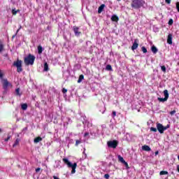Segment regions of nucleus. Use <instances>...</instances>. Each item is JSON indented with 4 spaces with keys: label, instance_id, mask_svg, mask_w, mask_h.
<instances>
[{
    "label": "nucleus",
    "instance_id": "1",
    "mask_svg": "<svg viewBox=\"0 0 179 179\" xmlns=\"http://www.w3.org/2000/svg\"><path fill=\"white\" fill-rule=\"evenodd\" d=\"M145 0H133L131 3V6L133 9H141L145 6Z\"/></svg>",
    "mask_w": 179,
    "mask_h": 179
},
{
    "label": "nucleus",
    "instance_id": "2",
    "mask_svg": "<svg viewBox=\"0 0 179 179\" xmlns=\"http://www.w3.org/2000/svg\"><path fill=\"white\" fill-rule=\"evenodd\" d=\"M62 161L64 162V164H66L68 167L71 168V174H75L76 173V167H78V164L74 163L72 164L71 162L66 158H63Z\"/></svg>",
    "mask_w": 179,
    "mask_h": 179
},
{
    "label": "nucleus",
    "instance_id": "3",
    "mask_svg": "<svg viewBox=\"0 0 179 179\" xmlns=\"http://www.w3.org/2000/svg\"><path fill=\"white\" fill-rule=\"evenodd\" d=\"M34 61H36V56L29 54L27 57L24 58V62L25 65H34Z\"/></svg>",
    "mask_w": 179,
    "mask_h": 179
},
{
    "label": "nucleus",
    "instance_id": "4",
    "mask_svg": "<svg viewBox=\"0 0 179 179\" xmlns=\"http://www.w3.org/2000/svg\"><path fill=\"white\" fill-rule=\"evenodd\" d=\"M13 66L17 67V72L18 73L23 72V68L22 67V60L17 59V61L13 62Z\"/></svg>",
    "mask_w": 179,
    "mask_h": 179
},
{
    "label": "nucleus",
    "instance_id": "5",
    "mask_svg": "<svg viewBox=\"0 0 179 179\" xmlns=\"http://www.w3.org/2000/svg\"><path fill=\"white\" fill-rule=\"evenodd\" d=\"M164 98L158 97L157 100L159 101L160 103H164V101H167L169 100V90H164Z\"/></svg>",
    "mask_w": 179,
    "mask_h": 179
},
{
    "label": "nucleus",
    "instance_id": "6",
    "mask_svg": "<svg viewBox=\"0 0 179 179\" xmlns=\"http://www.w3.org/2000/svg\"><path fill=\"white\" fill-rule=\"evenodd\" d=\"M108 148H112L113 149H115L117 146H118V141L113 140L109 141L107 142Z\"/></svg>",
    "mask_w": 179,
    "mask_h": 179
},
{
    "label": "nucleus",
    "instance_id": "7",
    "mask_svg": "<svg viewBox=\"0 0 179 179\" xmlns=\"http://www.w3.org/2000/svg\"><path fill=\"white\" fill-rule=\"evenodd\" d=\"M157 129L159 132V134H164V131H166V127L163 126L161 123H157Z\"/></svg>",
    "mask_w": 179,
    "mask_h": 179
},
{
    "label": "nucleus",
    "instance_id": "8",
    "mask_svg": "<svg viewBox=\"0 0 179 179\" xmlns=\"http://www.w3.org/2000/svg\"><path fill=\"white\" fill-rule=\"evenodd\" d=\"M139 40L138 39H135L134 42L131 46V50L132 51H135V50H136V48H138V47H139Z\"/></svg>",
    "mask_w": 179,
    "mask_h": 179
},
{
    "label": "nucleus",
    "instance_id": "9",
    "mask_svg": "<svg viewBox=\"0 0 179 179\" xmlns=\"http://www.w3.org/2000/svg\"><path fill=\"white\" fill-rule=\"evenodd\" d=\"M3 80V88L6 90L8 86H12V84L8 82L7 79H2Z\"/></svg>",
    "mask_w": 179,
    "mask_h": 179
},
{
    "label": "nucleus",
    "instance_id": "10",
    "mask_svg": "<svg viewBox=\"0 0 179 179\" xmlns=\"http://www.w3.org/2000/svg\"><path fill=\"white\" fill-rule=\"evenodd\" d=\"M73 30L75 33V36H80V31H79V27L74 26L73 27Z\"/></svg>",
    "mask_w": 179,
    "mask_h": 179
},
{
    "label": "nucleus",
    "instance_id": "11",
    "mask_svg": "<svg viewBox=\"0 0 179 179\" xmlns=\"http://www.w3.org/2000/svg\"><path fill=\"white\" fill-rule=\"evenodd\" d=\"M167 43H168V44H170L171 45V44H173V35L171 34H169L168 35Z\"/></svg>",
    "mask_w": 179,
    "mask_h": 179
},
{
    "label": "nucleus",
    "instance_id": "12",
    "mask_svg": "<svg viewBox=\"0 0 179 179\" xmlns=\"http://www.w3.org/2000/svg\"><path fill=\"white\" fill-rule=\"evenodd\" d=\"M104 8H106V5L101 4L98 8V13H101L104 10Z\"/></svg>",
    "mask_w": 179,
    "mask_h": 179
},
{
    "label": "nucleus",
    "instance_id": "13",
    "mask_svg": "<svg viewBox=\"0 0 179 179\" xmlns=\"http://www.w3.org/2000/svg\"><path fill=\"white\" fill-rule=\"evenodd\" d=\"M110 20H112V22H118V20H120V18L116 15H112Z\"/></svg>",
    "mask_w": 179,
    "mask_h": 179
},
{
    "label": "nucleus",
    "instance_id": "14",
    "mask_svg": "<svg viewBox=\"0 0 179 179\" xmlns=\"http://www.w3.org/2000/svg\"><path fill=\"white\" fill-rule=\"evenodd\" d=\"M142 149L145 152H150V150H152V149L150 148V147H149V145H143Z\"/></svg>",
    "mask_w": 179,
    "mask_h": 179
},
{
    "label": "nucleus",
    "instance_id": "15",
    "mask_svg": "<svg viewBox=\"0 0 179 179\" xmlns=\"http://www.w3.org/2000/svg\"><path fill=\"white\" fill-rule=\"evenodd\" d=\"M151 51H152V52H153V54H157V51H159V50H157V48H156V46L152 45L151 47Z\"/></svg>",
    "mask_w": 179,
    "mask_h": 179
},
{
    "label": "nucleus",
    "instance_id": "16",
    "mask_svg": "<svg viewBox=\"0 0 179 179\" xmlns=\"http://www.w3.org/2000/svg\"><path fill=\"white\" fill-rule=\"evenodd\" d=\"M41 141H43V138L38 136L34 138V143H38V142H41Z\"/></svg>",
    "mask_w": 179,
    "mask_h": 179
},
{
    "label": "nucleus",
    "instance_id": "17",
    "mask_svg": "<svg viewBox=\"0 0 179 179\" xmlns=\"http://www.w3.org/2000/svg\"><path fill=\"white\" fill-rule=\"evenodd\" d=\"M4 48L5 45H3V43L1 41H0V52H2Z\"/></svg>",
    "mask_w": 179,
    "mask_h": 179
},
{
    "label": "nucleus",
    "instance_id": "18",
    "mask_svg": "<svg viewBox=\"0 0 179 179\" xmlns=\"http://www.w3.org/2000/svg\"><path fill=\"white\" fill-rule=\"evenodd\" d=\"M83 79H85V76H83V74L80 75L79 78L78 80V83H80L82 80H83Z\"/></svg>",
    "mask_w": 179,
    "mask_h": 179
},
{
    "label": "nucleus",
    "instance_id": "19",
    "mask_svg": "<svg viewBox=\"0 0 179 179\" xmlns=\"http://www.w3.org/2000/svg\"><path fill=\"white\" fill-rule=\"evenodd\" d=\"M38 53L43 54V46L42 45H38Z\"/></svg>",
    "mask_w": 179,
    "mask_h": 179
},
{
    "label": "nucleus",
    "instance_id": "20",
    "mask_svg": "<svg viewBox=\"0 0 179 179\" xmlns=\"http://www.w3.org/2000/svg\"><path fill=\"white\" fill-rule=\"evenodd\" d=\"M21 108L22 110H23L24 111H25V110H27V103H22L21 105Z\"/></svg>",
    "mask_w": 179,
    "mask_h": 179
},
{
    "label": "nucleus",
    "instance_id": "21",
    "mask_svg": "<svg viewBox=\"0 0 179 179\" xmlns=\"http://www.w3.org/2000/svg\"><path fill=\"white\" fill-rule=\"evenodd\" d=\"M118 160L119 162H120V163H122V164H124V162H125V160L124 159V157H122L121 155H118Z\"/></svg>",
    "mask_w": 179,
    "mask_h": 179
},
{
    "label": "nucleus",
    "instance_id": "22",
    "mask_svg": "<svg viewBox=\"0 0 179 179\" xmlns=\"http://www.w3.org/2000/svg\"><path fill=\"white\" fill-rule=\"evenodd\" d=\"M16 96H22V94L20 93V88H17L15 90Z\"/></svg>",
    "mask_w": 179,
    "mask_h": 179
},
{
    "label": "nucleus",
    "instance_id": "23",
    "mask_svg": "<svg viewBox=\"0 0 179 179\" xmlns=\"http://www.w3.org/2000/svg\"><path fill=\"white\" fill-rule=\"evenodd\" d=\"M167 174H169V172L166 171H162L159 173L160 176H167Z\"/></svg>",
    "mask_w": 179,
    "mask_h": 179
},
{
    "label": "nucleus",
    "instance_id": "24",
    "mask_svg": "<svg viewBox=\"0 0 179 179\" xmlns=\"http://www.w3.org/2000/svg\"><path fill=\"white\" fill-rule=\"evenodd\" d=\"M48 64L47 63V62H45V64H44V71H45V72H47V71H48Z\"/></svg>",
    "mask_w": 179,
    "mask_h": 179
},
{
    "label": "nucleus",
    "instance_id": "25",
    "mask_svg": "<svg viewBox=\"0 0 179 179\" xmlns=\"http://www.w3.org/2000/svg\"><path fill=\"white\" fill-rule=\"evenodd\" d=\"M19 142H20V140L19 138H17L14 143V144L13 145V148H15V146H17V145H19Z\"/></svg>",
    "mask_w": 179,
    "mask_h": 179
},
{
    "label": "nucleus",
    "instance_id": "26",
    "mask_svg": "<svg viewBox=\"0 0 179 179\" xmlns=\"http://www.w3.org/2000/svg\"><path fill=\"white\" fill-rule=\"evenodd\" d=\"M141 51L144 53L146 54V52H148V49H146V48L145 46H143L141 48Z\"/></svg>",
    "mask_w": 179,
    "mask_h": 179
},
{
    "label": "nucleus",
    "instance_id": "27",
    "mask_svg": "<svg viewBox=\"0 0 179 179\" xmlns=\"http://www.w3.org/2000/svg\"><path fill=\"white\" fill-rule=\"evenodd\" d=\"M106 71H113V67L110 64H108L106 67Z\"/></svg>",
    "mask_w": 179,
    "mask_h": 179
},
{
    "label": "nucleus",
    "instance_id": "28",
    "mask_svg": "<svg viewBox=\"0 0 179 179\" xmlns=\"http://www.w3.org/2000/svg\"><path fill=\"white\" fill-rule=\"evenodd\" d=\"M17 12H20V10H16V9H15V8L12 10V13L14 15H17Z\"/></svg>",
    "mask_w": 179,
    "mask_h": 179
},
{
    "label": "nucleus",
    "instance_id": "29",
    "mask_svg": "<svg viewBox=\"0 0 179 179\" xmlns=\"http://www.w3.org/2000/svg\"><path fill=\"white\" fill-rule=\"evenodd\" d=\"M123 164H124L126 169L128 170L129 169V165H128V162H124Z\"/></svg>",
    "mask_w": 179,
    "mask_h": 179
},
{
    "label": "nucleus",
    "instance_id": "30",
    "mask_svg": "<svg viewBox=\"0 0 179 179\" xmlns=\"http://www.w3.org/2000/svg\"><path fill=\"white\" fill-rule=\"evenodd\" d=\"M150 131L152 132H157V129H156L155 127H151Z\"/></svg>",
    "mask_w": 179,
    "mask_h": 179
},
{
    "label": "nucleus",
    "instance_id": "31",
    "mask_svg": "<svg viewBox=\"0 0 179 179\" xmlns=\"http://www.w3.org/2000/svg\"><path fill=\"white\" fill-rule=\"evenodd\" d=\"M82 142L80 140H76V144L75 146H78L80 143H81Z\"/></svg>",
    "mask_w": 179,
    "mask_h": 179
},
{
    "label": "nucleus",
    "instance_id": "32",
    "mask_svg": "<svg viewBox=\"0 0 179 179\" xmlns=\"http://www.w3.org/2000/svg\"><path fill=\"white\" fill-rule=\"evenodd\" d=\"M173 22L174 21L173 20V19H170L168 22V24H169V26H171L173 24Z\"/></svg>",
    "mask_w": 179,
    "mask_h": 179
},
{
    "label": "nucleus",
    "instance_id": "33",
    "mask_svg": "<svg viewBox=\"0 0 179 179\" xmlns=\"http://www.w3.org/2000/svg\"><path fill=\"white\" fill-rule=\"evenodd\" d=\"M161 69H162V72H166V66H162Z\"/></svg>",
    "mask_w": 179,
    "mask_h": 179
},
{
    "label": "nucleus",
    "instance_id": "34",
    "mask_svg": "<svg viewBox=\"0 0 179 179\" xmlns=\"http://www.w3.org/2000/svg\"><path fill=\"white\" fill-rule=\"evenodd\" d=\"M104 178H106V179L110 178V175L108 173L105 174L104 175Z\"/></svg>",
    "mask_w": 179,
    "mask_h": 179
},
{
    "label": "nucleus",
    "instance_id": "35",
    "mask_svg": "<svg viewBox=\"0 0 179 179\" xmlns=\"http://www.w3.org/2000/svg\"><path fill=\"white\" fill-rule=\"evenodd\" d=\"M176 9L179 12V1L176 2Z\"/></svg>",
    "mask_w": 179,
    "mask_h": 179
},
{
    "label": "nucleus",
    "instance_id": "36",
    "mask_svg": "<svg viewBox=\"0 0 179 179\" xmlns=\"http://www.w3.org/2000/svg\"><path fill=\"white\" fill-rule=\"evenodd\" d=\"M175 114H176V110H173L170 112L171 115H174Z\"/></svg>",
    "mask_w": 179,
    "mask_h": 179
},
{
    "label": "nucleus",
    "instance_id": "37",
    "mask_svg": "<svg viewBox=\"0 0 179 179\" xmlns=\"http://www.w3.org/2000/svg\"><path fill=\"white\" fill-rule=\"evenodd\" d=\"M68 92V90L65 89V88H63L62 89V93L65 94Z\"/></svg>",
    "mask_w": 179,
    "mask_h": 179
},
{
    "label": "nucleus",
    "instance_id": "38",
    "mask_svg": "<svg viewBox=\"0 0 179 179\" xmlns=\"http://www.w3.org/2000/svg\"><path fill=\"white\" fill-rule=\"evenodd\" d=\"M112 114H113V117L117 116V112H115V111H113Z\"/></svg>",
    "mask_w": 179,
    "mask_h": 179
},
{
    "label": "nucleus",
    "instance_id": "39",
    "mask_svg": "<svg viewBox=\"0 0 179 179\" xmlns=\"http://www.w3.org/2000/svg\"><path fill=\"white\" fill-rule=\"evenodd\" d=\"M9 139H10V136H8V137L6 138H5V142H8V141H9Z\"/></svg>",
    "mask_w": 179,
    "mask_h": 179
},
{
    "label": "nucleus",
    "instance_id": "40",
    "mask_svg": "<svg viewBox=\"0 0 179 179\" xmlns=\"http://www.w3.org/2000/svg\"><path fill=\"white\" fill-rule=\"evenodd\" d=\"M166 3H171V0H165Z\"/></svg>",
    "mask_w": 179,
    "mask_h": 179
},
{
    "label": "nucleus",
    "instance_id": "41",
    "mask_svg": "<svg viewBox=\"0 0 179 179\" xmlns=\"http://www.w3.org/2000/svg\"><path fill=\"white\" fill-rule=\"evenodd\" d=\"M2 78H3V73L0 71V79H2Z\"/></svg>",
    "mask_w": 179,
    "mask_h": 179
},
{
    "label": "nucleus",
    "instance_id": "42",
    "mask_svg": "<svg viewBox=\"0 0 179 179\" xmlns=\"http://www.w3.org/2000/svg\"><path fill=\"white\" fill-rule=\"evenodd\" d=\"M84 136H85V137L89 136V132L85 133Z\"/></svg>",
    "mask_w": 179,
    "mask_h": 179
},
{
    "label": "nucleus",
    "instance_id": "43",
    "mask_svg": "<svg viewBox=\"0 0 179 179\" xmlns=\"http://www.w3.org/2000/svg\"><path fill=\"white\" fill-rule=\"evenodd\" d=\"M40 170H41V169L37 168V169H36V173H38V171H40Z\"/></svg>",
    "mask_w": 179,
    "mask_h": 179
},
{
    "label": "nucleus",
    "instance_id": "44",
    "mask_svg": "<svg viewBox=\"0 0 179 179\" xmlns=\"http://www.w3.org/2000/svg\"><path fill=\"white\" fill-rule=\"evenodd\" d=\"M164 128H166V129H169V128H170V125L167 124L166 127H164Z\"/></svg>",
    "mask_w": 179,
    "mask_h": 179
},
{
    "label": "nucleus",
    "instance_id": "45",
    "mask_svg": "<svg viewBox=\"0 0 179 179\" xmlns=\"http://www.w3.org/2000/svg\"><path fill=\"white\" fill-rule=\"evenodd\" d=\"M177 171L179 173V165H177Z\"/></svg>",
    "mask_w": 179,
    "mask_h": 179
},
{
    "label": "nucleus",
    "instance_id": "46",
    "mask_svg": "<svg viewBox=\"0 0 179 179\" xmlns=\"http://www.w3.org/2000/svg\"><path fill=\"white\" fill-rule=\"evenodd\" d=\"M20 31V29H17V30L16 34H15V36H16V34H17V33H19Z\"/></svg>",
    "mask_w": 179,
    "mask_h": 179
},
{
    "label": "nucleus",
    "instance_id": "47",
    "mask_svg": "<svg viewBox=\"0 0 179 179\" xmlns=\"http://www.w3.org/2000/svg\"><path fill=\"white\" fill-rule=\"evenodd\" d=\"M159 155V151L155 152V155Z\"/></svg>",
    "mask_w": 179,
    "mask_h": 179
},
{
    "label": "nucleus",
    "instance_id": "48",
    "mask_svg": "<svg viewBox=\"0 0 179 179\" xmlns=\"http://www.w3.org/2000/svg\"><path fill=\"white\" fill-rule=\"evenodd\" d=\"M20 29H22V25L20 26L18 30H20Z\"/></svg>",
    "mask_w": 179,
    "mask_h": 179
},
{
    "label": "nucleus",
    "instance_id": "49",
    "mask_svg": "<svg viewBox=\"0 0 179 179\" xmlns=\"http://www.w3.org/2000/svg\"><path fill=\"white\" fill-rule=\"evenodd\" d=\"M0 132H2V129H0Z\"/></svg>",
    "mask_w": 179,
    "mask_h": 179
},
{
    "label": "nucleus",
    "instance_id": "50",
    "mask_svg": "<svg viewBox=\"0 0 179 179\" xmlns=\"http://www.w3.org/2000/svg\"><path fill=\"white\" fill-rule=\"evenodd\" d=\"M15 36H16V35H14L13 37H15Z\"/></svg>",
    "mask_w": 179,
    "mask_h": 179
},
{
    "label": "nucleus",
    "instance_id": "51",
    "mask_svg": "<svg viewBox=\"0 0 179 179\" xmlns=\"http://www.w3.org/2000/svg\"><path fill=\"white\" fill-rule=\"evenodd\" d=\"M15 36H16V35H14L13 37H15Z\"/></svg>",
    "mask_w": 179,
    "mask_h": 179
},
{
    "label": "nucleus",
    "instance_id": "52",
    "mask_svg": "<svg viewBox=\"0 0 179 179\" xmlns=\"http://www.w3.org/2000/svg\"><path fill=\"white\" fill-rule=\"evenodd\" d=\"M117 1H121V0H117Z\"/></svg>",
    "mask_w": 179,
    "mask_h": 179
}]
</instances>
